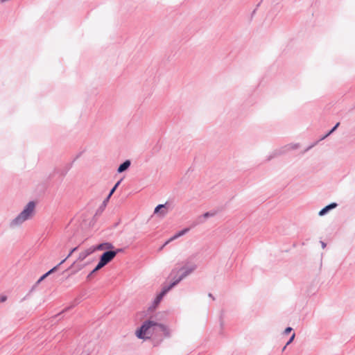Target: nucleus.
Returning a JSON list of instances; mask_svg holds the SVG:
<instances>
[{"label": "nucleus", "mask_w": 355, "mask_h": 355, "mask_svg": "<svg viewBox=\"0 0 355 355\" xmlns=\"http://www.w3.org/2000/svg\"><path fill=\"white\" fill-rule=\"evenodd\" d=\"M161 331L164 334L166 333V328L160 324L154 321H146L141 327L136 331L135 334L140 339L150 338L153 334L155 331Z\"/></svg>", "instance_id": "nucleus-1"}, {"label": "nucleus", "mask_w": 355, "mask_h": 355, "mask_svg": "<svg viewBox=\"0 0 355 355\" xmlns=\"http://www.w3.org/2000/svg\"><path fill=\"white\" fill-rule=\"evenodd\" d=\"M35 207V203L33 202H30L19 216L12 220V225H21L25 220L31 218L34 214Z\"/></svg>", "instance_id": "nucleus-2"}, {"label": "nucleus", "mask_w": 355, "mask_h": 355, "mask_svg": "<svg viewBox=\"0 0 355 355\" xmlns=\"http://www.w3.org/2000/svg\"><path fill=\"white\" fill-rule=\"evenodd\" d=\"M116 255V252L115 251H107L104 252L100 259V261L96 268L92 271L91 274H93L102 268L109 262H110Z\"/></svg>", "instance_id": "nucleus-3"}, {"label": "nucleus", "mask_w": 355, "mask_h": 355, "mask_svg": "<svg viewBox=\"0 0 355 355\" xmlns=\"http://www.w3.org/2000/svg\"><path fill=\"white\" fill-rule=\"evenodd\" d=\"M76 250V248H73V249L70 252V253L69 254L68 257H67L65 259L62 260V261H61V262H60L58 266H55L54 268H53L52 269H51L49 271H48L46 273H45L44 275H42V277H41L37 280V284H40L41 282H42V281H43L46 277H47L50 274H51V273H53V272H55V271L58 269V266H59L60 265H61L62 263H63L65 261V260H66L68 257H69L71 255V254H72V253H73Z\"/></svg>", "instance_id": "nucleus-4"}, {"label": "nucleus", "mask_w": 355, "mask_h": 355, "mask_svg": "<svg viewBox=\"0 0 355 355\" xmlns=\"http://www.w3.org/2000/svg\"><path fill=\"white\" fill-rule=\"evenodd\" d=\"M183 277H181L180 278H179V279H178L177 281L174 282L173 284H171V285L168 288H166V289H164V291L157 297L156 298V300H155V303L156 304H158L162 299L163 296L172 288L175 285H176L182 278Z\"/></svg>", "instance_id": "nucleus-5"}, {"label": "nucleus", "mask_w": 355, "mask_h": 355, "mask_svg": "<svg viewBox=\"0 0 355 355\" xmlns=\"http://www.w3.org/2000/svg\"><path fill=\"white\" fill-rule=\"evenodd\" d=\"M96 250H105L113 248V245L110 243H104L99 244L96 246H94Z\"/></svg>", "instance_id": "nucleus-6"}, {"label": "nucleus", "mask_w": 355, "mask_h": 355, "mask_svg": "<svg viewBox=\"0 0 355 355\" xmlns=\"http://www.w3.org/2000/svg\"><path fill=\"white\" fill-rule=\"evenodd\" d=\"M95 252V249H94V247L92 246L84 251H83L80 254V258L81 259H85L87 256H89V254H92L93 252Z\"/></svg>", "instance_id": "nucleus-7"}, {"label": "nucleus", "mask_w": 355, "mask_h": 355, "mask_svg": "<svg viewBox=\"0 0 355 355\" xmlns=\"http://www.w3.org/2000/svg\"><path fill=\"white\" fill-rule=\"evenodd\" d=\"M189 231V229H184L180 232H179L178 233H177L175 235H174L173 237H171L169 240H168L164 245V246H165L166 245H167L168 243H169L171 241L178 239V237L184 235L186 232H187Z\"/></svg>", "instance_id": "nucleus-8"}, {"label": "nucleus", "mask_w": 355, "mask_h": 355, "mask_svg": "<svg viewBox=\"0 0 355 355\" xmlns=\"http://www.w3.org/2000/svg\"><path fill=\"white\" fill-rule=\"evenodd\" d=\"M337 207V204L336 203H331L328 206H326L324 208H323L322 210H320V211L319 212V215L320 216H323L324 214H325L329 210H330L331 209H333V208H335Z\"/></svg>", "instance_id": "nucleus-9"}, {"label": "nucleus", "mask_w": 355, "mask_h": 355, "mask_svg": "<svg viewBox=\"0 0 355 355\" xmlns=\"http://www.w3.org/2000/svg\"><path fill=\"white\" fill-rule=\"evenodd\" d=\"M130 165V162L129 160H126L125 162H124L122 164H121L119 166V167L118 168V172L119 173L123 172L124 171H125L126 169L128 168Z\"/></svg>", "instance_id": "nucleus-10"}, {"label": "nucleus", "mask_w": 355, "mask_h": 355, "mask_svg": "<svg viewBox=\"0 0 355 355\" xmlns=\"http://www.w3.org/2000/svg\"><path fill=\"white\" fill-rule=\"evenodd\" d=\"M120 182H121V180H120V181H118V182H116V184L114 185V187L112 188V189L110 191V193H109V195H108L107 198H110V196L114 193V192L115 191L116 189V188L118 187V186L119 185Z\"/></svg>", "instance_id": "nucleus-11"}, {"label": "nucleus", "mask_w": 355, "mask_h": 355, "mask_svg": "<svg viewBox=\"0 0 355 355\" xmlns=\"http://www.w3.org/2000/svg\"><path fill=\"white\" fill-rule=\"evenodd\" d=\"M340 125V123H337L336 125L329 131V132L328 134L326 135V137H327L328 135H329L330 134H331Z\"/></svg>", "instance_id": "nucleus-12"}, {"label": "nucleus", "mask_w": 355, "mask_h": 355, "mask_svg": "<svg viewBox=\"0 0 355 355\" xmlns=\"http://www.w3.org/2000/svg\"><path fill=\"white\" fill-rule=\"evenodd\" d=\"M295 334H293L292 336L291 337V338L289 339V340L287 342L286 346L284 347V349L286 348V347L287 345H288L290 343H291L293 342V340H294L295 338Z\"/></svg>", "instance_id": "nucleus-13"}, {"label": "nucleus", "mask_w": 355, "mask_h": 355, "mask_svg": "<svg viewBox=\"0 0 355 355\" xmlns=\"http://www.w3.org/2000/svg\"><path fill=\"white\" fill-rule=\"evenodd\" d=\"M7 300V296L4 295H0V303L6 302Z\"/></svg>", "instance_id": "nucleus-14"}, {"label": "nucleus", "mask_w": 355, "mask_h": 355, "mask_svg": "<svg viewBox=\"0 0 355 355\" xmlns=\"http://www.w3.org/2000/svg\"><path fill=\"white\" fill-rule=\"evenodd\" d=\"M164 207V206L163 205H158L155 209V213H157L159 211H160V209L163 208Z\"/></svg>", "instance_id": "nucleus-15"}, {"label": "nucleus", "mask_w": 355, "mask_h": 355, "mask_svg": "<svg viewBox=\"0 0 355 355\" xmlns=\"http://www.w3.org/2000/svg\"><path fill=\"white\" fill-rule=\"evenodd\" d=\"M292 331V328L291 327H287L285 331H284V333L288 334H289L291 331Z\"/></svg>", "instance_id": "nucleus-16"}, {"label": "nucleus", "mask_w": 355, "mask_h": 355, "mask_svg": "<svg viewBox=\"0 0 355 355\" xmlns=\"http://www.w3.org/2000/svg\"><path fill=\"white\" fill-rule=\"evenodd\" d=\"M297 147H298L297 145H295V144L289 145V148H291V149H295Z\"/></svg>", "instance_id": "nucleus-17"}, {"label": "nucleus", "mask_w": 355, "mask_h": 355, "mask_svg": "<svg viewBox=\"0 0 355 355\" xmlns=\"http://www.w3.org/2000/svg\"><path fill=\"white\" fill-rule=\"evenodd\" d=\"M193 270H194V268H191L188 272H186V274L183 277H185L187 274L190 273Z\"/></svg>", "instance_id": "nucleus-18"}, {"label": "nucleus", "mask_w": 355, "mask_h": 355, "mask_svg": "<svg viewBox=\"0 0 355 355\" xmlns=\"http://www.w3.org/2000/svg\"><path fill=\"white\" fill-rule=\"evenodd\" d=\"M208 216V213L205 214V216L207 217Z\"/></svg>", "instance_id": "nucleus-19"}, {"label": "nucleus", "mask_w": 355, "mask_h": 355, "mask_svg": "<svg viewBox=\"0 0 355 355\" xmlns=\"http://www.w3.org/2000/svg\"><path fill=\"white\" fill-rule=\"evenodd\" d=\"M322 246H323V248H324L325 247V244L322 243Z\"/></svg>", "instance_id": "nucleus-20"}]
</instances>
